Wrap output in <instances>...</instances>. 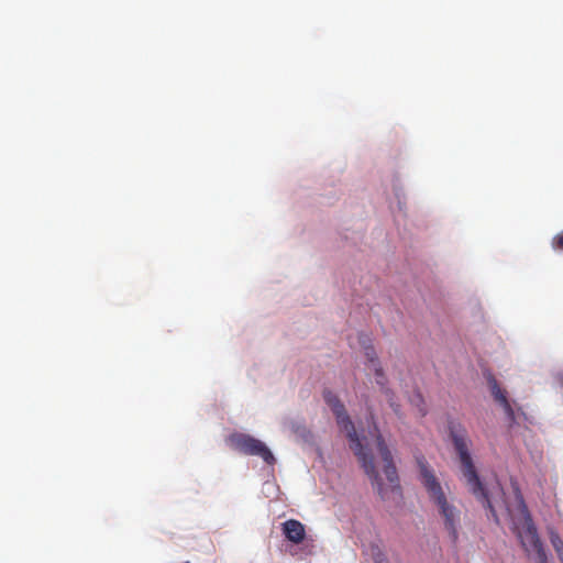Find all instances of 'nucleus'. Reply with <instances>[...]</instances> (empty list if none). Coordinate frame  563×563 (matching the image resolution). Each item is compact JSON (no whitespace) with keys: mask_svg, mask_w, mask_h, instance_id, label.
Returning a JSON list of instances; mask_svg holds the SVG:
<instances>
[{"mask_svg":"<svg viewBox=\"0 0 563 563\" xmlns=\"http://www.w3.org/2000/svg\"><path fill=\"white\" fill-rule=\"evenodd\" d=\"M323 399L327 405L331 408L333 415L335 416L336 423L341 431L345 432L349 441L350 448L357 456L364 472L371 478L372 485L375 487L377 493L384 498L386 490L382 483V478L375 466L374 455L372 450L367 445H363L353 421L347 415L344 405L339 399V397L331 390L325 389L323 391Z\"/></svg>","mask_w":563,"mask_h":563,"instance_id":"obj_1","label":"nucleus"},{"mask_svg":"<svg viewBox=\"0 0 563 563\" xmlns=\"http://www.w3.org/2000/svg\"><path fill=\"white\" fill-rule=\"evenodd\" d=\"M449 435L452 440L454 450L460 462L461 472L463 477L465 478L470 493L482 504L484 508L488 509L492 512L493 517L496 518V511L493 506V503L476 471L470 451L472 441L468 438L466 429L461 423L450 422Z\"/></svg>","mask_w":563,"mask_h":563,"instance_id":"obj_2","label":"nucleus"},{"mask_svg":"<svg viewBox=\"0 0 563 563\" xmlns=\"http://www.w3.org/2000/svg\"><path fill=\"white\" fill-rule=\"evenodd\" d=\"M419 468L420 479L424 487L430 501L435 506L439 515L441 516L444 528L449 532L453 542L459 539L457 529L461 521V511L450 499L442 487L434 470L429 465L427 460L420 455L416 457Z\"/></svg>","mask_w":563,"mask_h":563,"instance_id":"obj_3","label":"nucleus"},{"mask_svg":"<svg viewBox=\"0 0 563 563\" xmlns=\"http://www.w3.org/2000/svg\"><path fill=\"white\" fill-rule=\"evenodd\" d=\"M519 508L520 515L511 518L512 531L516 533L520 544L527 553L533 552L536 553L539 563H548L547 553L522 498L519 500Z\"/></svg>","mask_w":563,"mask_h":563,"instance_id":"obj_4","label":"nucleus"},{"mask_svg":"<svg viewBox=\"0 0 563 563\" xmlns=\"http://www.w3.org/2000/svg\"><path fill=\"white\" fill-rule=\"evenodd\" d=\"M230 445L245 454L260 456L269 465L275 463V457L271 450L262 441L245 433H233L229 438Z\"/></svg>","mask_w":563,"mask_h":563,"instance_id":"obj_5","label":"nucleus"},{"mask_svg":"<svg viewBox=\"0 0 563 563\" xmlns=\"http://www.w3.org/2000/svg\"><path fill=\"white\" fill-rule=\"evenodd\" d=\"M371 420L373 427L369 430V434L374 438L376 450L384 463V473L386 475V478L388 479L393 489L398 488V474L393 460V454L374 420L373 413H371Z\"/></svg>","mask_w":563,"mask_h":563,"instance_id":"obj_6","label":"nucleus"},{"mask_svg":"<svg viewBox=\"0 0 563 563\" xmlns=\"http://www.w3.org/2000/svg\"><path fill=\"white\" fill-rule=\"evenodd\" d=\"M283 533L286 539L292 543L299 544L303 541L306 536L305 526L296 520L289 519L282 525Z\"/></svg>","mask_w":563,"mask_h":563,"instance_id":"obj_7","label":"nucleus"},{"mask_svg":"<svg viewBox=\"0 0 563 563\" xmlns=\"http://www.w3.org/2000/svg\"><path fill=\"white\" fill-rule=\"evenodd\" d=\"M487 383H488V386H489V389H490V393H492L494 399L504 408V410L509 416H512L514 411H512V408L507 399L506 390H504L499 386L497 379L493 375L488 376Z\"/></svg>","mask_w":563,"mask_h":563,"instance_id":"obj_8","label":"nucleus"},{"mask_svg":"<svg viewBox=\"0 0 563 563\" xmlns=\"http://www.w3.org/2000/svg\"><path fill=\"white\" fill-rule=\"evenodd\" d=\"M365 554L373 561V563H389V560L379 543H369L365 550Z\"/></svg>","mask_w":563,"mask_h":563,"instance_id":"obj_9","label":"nucleus"},{"mask_svg":"<svg viewBox=\"0 0 563 563\" xmlns=\"http://www.w3.org/2000/svg\"><path fill=\"white\" fill-rule=\"evenodd\" d=\"M360 343L364 349V354L367 361L373 365V367L379 364L378 357L376 355L374 346L372 345L371 339L367 335L362 334L360 336Z\"/></svg>","mask_w":563,"mask_h":563,"instance_id":"obj_10","label":"nucleus"},{"mask_svg":"<svg viewBox=\"0 0 563 563\" xmlns=\"http://www.w3.org/2000/svg\"><path fill=\"white\" fill-rule=\"evenodd\" d=\"M550 541L558 554L559 560L561 561V563H563V540L561 539L558 532L551 531Z\"/></svg>","mask_w":563,"mask_h":563,"instance_id":"obj_11","label":"nucleus"},{"mask_svg":"<svg viewBox=\"0 0 563 563\" xmlns=\"http://www.w3.org/2000/svg\"><path fill=\"white\" fill-rule=\"evenodd\" d=\"M380 390L389 402V406L394 410L395 415L400 416V405L395 399V393L388 387H384Z\"/></svg>","mask_w":563,"mask_h":563,"instance_id":"obj_12","label":"nucleus"},{"mask_svg":"<svg viewBox=\"0 0 563 563\" xmlns=\"http://www.w3.org/2000/svg\"><path fill=\"white\" fill-rule=\"evenodd\" d=\"M373 368H374L376 384L380 386V389H383L384 387H387V385H386L387 379H386L384 369L380 366V364H377Z\"/></svg>","mask_w":563,"mask_h":563,"instance_id":"obj_13","label":"nucleus"},{"mask_svg":"<svg viewBox=\"0 0 563 563\" xmlns=\"http://www.w3.org/2000/svg\"><path fill=\"white\" fill-rule=\"evenodd\" d=\"M552 247L556 251H563V232L556 234L553 238Z\"/></svg>","mask_w":563,"mask_h":563,"instance_id":"obj_14","label":"nucleus"}]
</instances>
